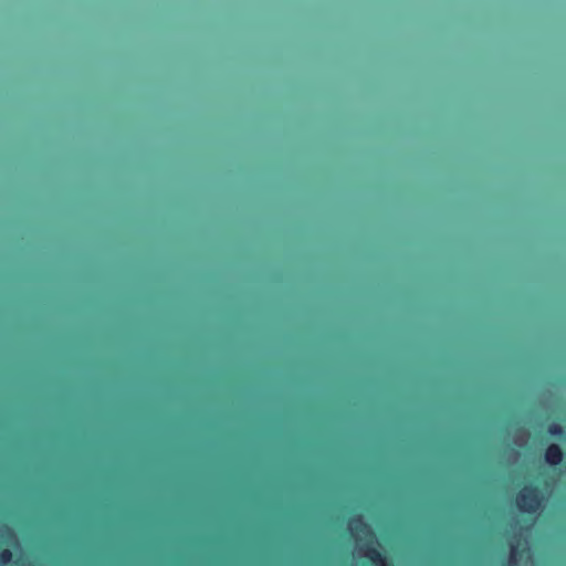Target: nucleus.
<instances>
[{
  "label": "nucleus",
  "mask_w": 566,
  "mask_h": 566,
  "mask_svg": "<svg viewBox=\"0 0 566 566\" xmlns=\"http://www.w3.org/2000/svg\"><path fill=\"white\" fill-rule=\"evenodd\" d=\"M384 449H386V441L384 440ZM386 453V450H384ZM387 465H386V454H384L382 462V497H384V509H382V525H381V546L384 554H381L378 548L374 544V533L365 521L361 514H355L348 520V530L353 537L357 541L360 539V536H369L370 541L361 543L358 545V554L360 558H363L364 563L373 565V566H389V555L387 551V546L389 545V522L387 521V512H386V489H387Z\"/></svg>",
  "instance_id": "obj_1"
},
{
  "label": "nucleus",
  "mask_w": 566,
  "mask_h": 566,
  "mask_svg": "<svg viewBox=\"0 0 566 566\" xmlns=\"http://www.w3.org/2000/svg\"><path fill=\"white\" fill-rule=\"evenodd\" d=\"M543 494L537 485H525L517 492L515 503L520 512L535 514L543 505Z\"/></svg>",
  "instance_id": "obj_2"
},
{
  "label": "nucleus",
  "mask_w": 566,
  "mask_h": 566,
  "mask_svg": "<svg viewBox=\"0 0 566 566\" xmlns=\"http://www.w3.org/2000/svg\"><path fill=\"white\" fill-rule=\"evenodd\" d=\"M564 453L562 448L556 443H551L544 454L545 462L552 467L559 465L563 461Z\"/></svg>",
  "instance_id": "obj_3"
},
{
  "label": "nucleus",
  "mask_w": 566,
  "mask_h": 566,
  "mask_svg": "<svg viewBox=\"0 0 566 566\" xmlns=\"http://www.w3.org/2000/svg\"><path fill=\"white\" fill-rule=\"evenodd\" d=\"M547 432L549 436L558 439H562L565 436V430L563 426H560L557 422H552L551 424H548Z\"/></svg>",
  "instance_id": "obj_4"
},
{
  "label": "nucleus",
  "mask_w": 566,
  "mask_h": 566,
  "mask_svg": "<svg viewBox=\"0 0 566 566\" xmlns=\"http://www.w3.org/2000/svg\"><path fill=\"white\" fill-rule=\"evenodd\" d=\"M12 557H13L12 552L9 548H3L0 552V564L1 565L9 564L12 560Z\"/></svg>",
  "instance_id": "obj_5"
},
{
  "label": "nucleus",
  "mask_w": 566,
  "mask_h": 566,
  "mask_svg": "<svg viewBox=\"0 0 566 566\" xmlns=\"http://www.w3.org/2000/svg\"><path fill=\"white\" fill-rule=\"evenodd\" d=\"M515 552H516V547H515V546H513V547H512V556H511V558H510V566H516V560H515V558H514Z\"/></svg>",
  "instance_id": "obj_6"
}]
</instances>
